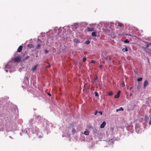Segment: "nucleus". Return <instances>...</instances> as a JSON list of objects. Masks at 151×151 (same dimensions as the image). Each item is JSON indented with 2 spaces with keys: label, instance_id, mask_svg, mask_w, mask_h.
Returning <instances> with one entry per match:
<instances>
[{
  "label": "nucleus",
  "instance_id": "nucleus-1",
  "mask_svg": "<svg viewBox=\"0 0 151 151\" xmlns=\"http://www.w3.org/2000/svg\"><path fill=\"white\" fill-rule=\"evenodd\" d=\"M21 56L19 55L17 57L14 58L13 59V60L15 62H19L21 60Z\"/></svg>",
  "mask_w": 151,
  "mask_h": 151
},
{
  "label": "nucleus",
  "instance_id": "nucleus-2",
  "mask_svg": "<svg viewBox=\"0 0 151 151\" xmlns=\"http://www.w3.org/2000/svg\"><path fill=\"white\" fill-rule=\"evenodd\" d=\"M148 81L147 80H145L144 83H143V87L144 89H145L147 86V85L148 84Z\"/></svg>",
  "mask_w": 151,
  "mask_h": 151
},
{
  "label": "nucleus",
  "instance_id": "nucleus-3",
  "mask_svg": "<svg viewBox=\"0 0 151 151\" xmlns=\"http://www.w3.org/2000/svg\"><path fill=\"white\" fill-rule=\"evenodd\" d=\"M106 125V122H105L104 121L103 123L100 125V127L101 128H103Z\"/></svg>",
  "mask_w": 151,
  "mask_h": 151
},
{
  "label": "nucleus",
  "instance_id": "nucleus-4",
  "mask_svg": "<svg viewBox=\"0 0 151 151\" xmlns=\"http://www.w3.org/2000/svg\"><path fill=\"white\" fill-rule=\"evenodd\" d=\"M23 47V46L21 45L19 46L17 50V52H21L22 50Z\"/></svg>",
  "mask_w": 151,
  "mask_h": 151
},
{
  "label": "nucleus",
  "instance_id": "nucleus-5",
  "mask_svg": "<svg viewBox=\"0 0 151 151\" xmlns=\"http://www.w3.org/2000/svg\"><path fill=\"white\" fill-rule=\"evenodd\" d=\"M120 93V91H119L117 92V94L115 95L114 96V98H118L119 97Z\"/></svg>",
  "mask_w": 151,
  "mask_h": 151
},
{
  "label": "nucleus",
  "instance_id": "nucleus-6",
  "mask_svg": "<svg viewBox=\"0 0 151 151\" xmlns=\"http://www.w3.org/2000/svg\"><path fill=\"white\" fill-rule=\"evenodd\" d=\"M87 30L88 32H92L93 31V27L90 28L88 27L87 28Z\"/></svg>",
  "mask_w": 151,
  "mask_h": 151
},
{
  "label": "nucleus",
  "instance_id": "nucleus-7",
  "mask_svg": "<svg viewBox=\"0 0 151 151\" xmlns=\"http://www.w3.org/2000/svg\"><path fill=\"white\" fill-rule=\"evenodd\" d=\"M96 31L95 30L94 32H93L92 33L91 35L93 37H96Z\"/></svg>",
  "mask_w": 151,
  "mask_h": 151
},
{
  "label": "nucleus",
  "instance_id": "nucleus-8",
  "mask_svg": "<svg viewBox=\"0 0 151 151\" xmlns=\"http://www.w3.org/2000/svg\"><path fill=\"white\" fill-rule=\"evenodd\" d=\"M73 42L75 43H80V42L79 41L78 39H75L73 40Z\"/></svg>",
  "mask_w": 151,
  "mask_h": 151
},
{
  "label": "nucleus",
  "instance_id": "nucleus-9",
  "mask_svg": "<svg viewBox=\"0 0 151 151\" xmlns=\"http://www.w3.org/2000/svg\"><path fill=\"white\" fill-rule=\"evenodd\" d=\"M37 65H35L34 67H33L32 68V70L33 71L35 70L37 68Z\"/></svg>",
  "mask_w": 151,
  "mask_h": 151
},
{
  "label": "nucleus",
  "instance_id": "nucleus-10",
  "mask_svg": "<svg viewBox=\"0 0 151 151\" xmlns=\"http://www.w3.org/2000/svg\"><path fill=\"white\" fill-rule=\"evenodd\" d=\"M122 51L124 52H127L128 51L127 48V47H125L124 48H123L122 49Z\"/></svg>",
  "mask_w": 151,
  "mask_h": 151
},
{
  "label": "nucleus",
  "instance_id": "nucleus-11",
  "mask_svg": "<svg viewBox=\"0 0 151 151\" xmlns=\"http://www.w3.org/2000/svg\"><path fill=\"white\" fill-rule=\"evenodd\" d=\"M27 46H28V47L30 48H33L34 47L33 45L30 44H28L27 45Z\"/></svg>",
  "mask_w": 151,
  "mask_h": 151
},
{
  "label": "nucleus",
  "instance_id": "nucleus-12",
  "mask_svg": "<svg viewBox=\"0 0 151 151\" xmlns=\"http://www.w3.org/2000/svg\"><path fill=\"white\" fill-rule=\"evenodd\" d=\"M146 52L148 53V54L151 56V50H147Z\"/></svg>",
  "mask_w": 151,
  "mask_h": 151
},
{
  "label": "nucleus",
  "instance_id": "nucleus-13",
  "mask_svg": "<svg viewBox=\"0 0 151 151\" xmlns=\"http://www.w3.org/2000/svg\"><path fill=\"white\" fill-rule=\"evenodd\" d=\"M40 45L39 44H38L37 45L36 47V48L39 49L40 47Z\"/></svg>",
  "mask_w": 151,
  "mask_h": 151
},
{
  "label": "nucleus",
  "instance_id": "nucleus-14",
  "mask_svg": "<svg viewBox=\"0 0 151 151\" xmlns=\"http://www.w3.org/2000/svg\"><path fill=\"white\" fill-rule=\"evenodd\" d=\"M142 78H138L137 79V81L138 82H139L142 81Z\"/></svg>",
  "mask_w": 151,
  "mask_h": 151
},
{
  "label": "nucleus",
  "instance_id": "nucleus-15",
  "mask_svg": "<svg viewBox=\"0 0 151 151\" xmlns=\"http://www.w3.org/2000/svg\"><path fill=\"white\" fill-rule=\"evenodd\" d=\"M84 133L85 135H88L89 134V132L87 131H85Z\"/></svg>",
  "mask_w": 151,
  "mask_h": 151
},
{
  "label": "nucleus",
  "instance_id": "nucleus-16",
  "mask_svg": "<svg viewBox=\"0 0 151 151\" xmlns=\"http://www.w3.org/2000/svg\"><path fill=\"white\" fill-rule=\"evenodd\" d=\"M94 93H95V96H96L97 97V96H99V94H98V93L97 92L95 91Z\"/></svg>",
  "mask_w": 151,
  "mask_h": 151
},
{
  "label": "nucleus",
  "instance_id": "nucleus-17",
  "mask_svg": "<svg viewBox=\"0 0 151 151\" xmlns=\"http://www.w3.org/2000/svg\"><path fill=\"white\" fill-rule=\"evenodd\" d=\"M29 58V56H27L24 58L25 60H27Z\"/></svg>",
  "mask_w": 151,
  "mask_h": 151
},
{
  "label": "nucleus",
  "instance_id": "nucleus-18",
  "mask_svg": "<svg viewBox=\"0 0 151 151\" xmlns=\"http://www.w3.org/2000/svg\"><path fill=\"white\" fill-rule=\"evenodd\" d=\"M118 26L120 27H122V23H118Z\"/></svg>",
  "mask_w": 151,
  "mask_h": 151
},
{
  "label": "nucleus",
  "instance_id": "nucleus-19",
  "mask_svg": "<svg viewBox=\"0 0 151 151\" xmlns=\"http://www.w3.org/2000/svg\"><path fill=\"white\" fill-rule=\"evenodd\" d=\"M113 94V93L112 92H110L109 93H108V95L110 96H111V95H112Z\"/></svg>",
  "mask_w": 151,
  "mask_h": 151
},
{
  "label": "nucleus",
  "instance_id": "nucleus-20",
  "mask_svg": "<svg viewBox=\"0 0 151 151\" xmlns=\"http://www.w3.org/2000/svg\"><path fill=\"white\" fill-rule=\"evenodd\" d=\"M124 42L125 43H129V41L127 39H126L124 41Z\"/></svg>",
  "mask_w": 151,
  "mask_h": 151
},
{
  "label": "nucleus",
  "instance_id": "nucleus-21",
  "mask_svg": "<svg viewBox=\"0 0 151 151\" xmlns=\"http://www.w3.org/2000/svg\"><path fill=\"white\" fill-rule=\"evenodd\" d=\"M125 86V84L124 82L123 81H122V87H124Z\"/></svg>",
  "mask_w": 151,
  "mask_h": 151
},
{
  "label": "nucleus",
  "instance_id": "nucleus-22",
  "mask_svg": "<svg viewBox=\"0 0 151 151\" xmlns=\"http://www.w3.org/2000/svg\"><path fill=\"white\" fill-rule=\"evenodd\" d=\"M119 110L120 111H123L124 110V109L123 108H122V107H120L119 109Z\"/></svg>",
  "mask_w": 151,
  "mask_h": 151
},
{
  "label": "nucleus",
  "instance_id": "nucleus-23",
  "mask_svg": "<svg viewBox=\"0 0 151 151\" xmlns=\"http://www.w3.org/2000/svg\"><path fill=\"white\" fill-rule=\"evenodd\" d=\"M90 43V42L88 40L86 41V43L87 44H88Z\"/></svg>",
  "mask_w": 151,
  "mask_h": 151
},
{
  "label": "nucleus",
  "instance_id": "nucleus-24",
  "mask_svg": "<svg viewBox=\"0 0 151 151\" xmlns=\"http://www.w3.org/2000/svg\"><path fill=\"white\" fill-rule=\"evenodd\" d=\"M86 58H84L83 59V62H85L86 60Z\"/></svg>",
  "mask_w": 151,
  "mask_h": 151
},
{
  "label": "nucleus",
  "instance_id": "nucleus-25",
  "mask_svg": "<svg viewBox=\"0 0 151 151\" xmlns=\"http://www.w3.org/2000/svg\"><path fill=\"white\" fill-rule=\"evenodd\" d=\"M91 62L93 63H95L96 62V61L94 60H92L91 61Z\"/></svg>",
  "mask_w": 151,
  "mask_h": 151
},
{
  "label": "nucleus",
  "instance_id": "nucleus-26",
  "mask_svg": "<svg viewBox=\"0 0 151 151\" xmlns=\"http://www.w3.org/2000/svg\"><path fill=\"white\" fill-rule=\"evenodd\" d=\"M45 52L46 53H47L48 52V51L47 50H45Z\"/></svg>",
  "mask_w": 151,
  "mask_h": 151
},
{
  "label": "nucleus",
  "instance_id": "nucleus-27",
  "mask_svg": "<svg viewBox=\"0 0 151 151\" xmlns=\"http://www.w3.org/2000/svg\"><path fill=\"white\" fill-rule=\"evenodd\" d=\"M99 113H100L101 115H102V112L101 111L98 112Z\"/></svg>",
  "mask_w": 151,
  "mask_h": 151
},
{
  "label": "nucleus",
  "instance_id": "nucleus-28",
  "mask_svg": "<svg viewBox=\"0 0 151 151\" xmlns=\"http://www.w3.org/2000/svg\"><path fill=\"white\" fill-rule=\"evenodd\" d=\"M76 131V130L74 129L73 128L72 129V132L73 133H74Z\"/></svg>",
  "mask_w": 151,
  "mask_h": 151
},
{
  "label": "nucleus",
  "instance_id": "nucleus-29",
  "mask_svg": "<svg viewBox=\"0 0 151 151\" xmlns=\"http://www.w3.org/2000/svg\"><path fill=\"white\" fill-rule=\"evenodd\" d=\"M133 88V86H131V87H130V88H129V90H131V89Z\"/></svg>",
  "mask_w": 151,
  "mask_h": 151
},
{
  "label": "nucleus",
  "instance_id": "nucleus-30",
  "mask_svg": "<svg viewBox=\"0 0 151 151\" xmlns=\"http://www.w3.org/2000/svg\"><path fill=\"white\" fill-rule=\"evenodd\" d=\"M149 124L150 125L151 124V119H150V121L149 122Z\"/></svg>",
  "mask_w": 151,
  "mask_h": 151
},
{
  "label": "nucleus",
  "instance_id": "nucleus-31",
  "mask_svg": "<svg viewBox=\"0 0 151 151\" xmlns=\"http://www.w3.org/2000/svg\"><path fill=\"white\" fill-rule=\"evenodd\" d=\"M97 112H98V111H96L95 112V115H96V114H97Z\"/></svg>",
  "mask_w": 151,
  "mask_h": 151
},
{
  "label": "nucleus",
  "instance_id": "nucleus-32",
  "mask_svg": "<svg viewBox=\"0 0 151 151\" xmlns=\"http://www.w3.org/2000/svg\"><path fill=\"white\" fill-rule=\"evenodd\" d=\"M25 79L27 80L28 79V77H25Z\"/></svg>",
  "mask_w": 151,
  "mask_h": 151
},
{
  "label": "nucleus",
  "instance_id": "nucleus-33",
  "mask_svg": "<svg viewBox=\"0 0 151 151\" xmlns=\"http://www.w3.org/2000/svg\"><path fill=\"white\" fill-rule=\"evenodd\" d=\"M127 35H128L129 36H132V35L131 34H127Z\"/></svg>",
  "mask_w": 151,
  "mask_h": 151
},
{
  "label": "nucleus",
  "instance_id": "nucleus-34",
  "mask_svg": "<svg viewBox=\"0 0 151 151\" xmlns=\"http://www.w3.org/2000/svg\"><path fill=\"white\" fill-rule=\"evenodd\" d=\"M48 95L50 96H51V94L50 93H48Z\"/></svg>",
  "mask_w": 151,
  "mask_h": 151
},
{
  "label": "nucleus",
  "instance_id": "nucleus-35",
  "mask_svg": "<svg viewBox=\"0 0 151 151\" xmlns=\"http://www.w3.org/2000/svg\"><path fill=\"white\" fill-rule=\"evenodd\" d=\"M102 65H100L99 66V68H101L102 67Z\"/></svg>",
  "mask_w": 151,
  "mask_h": 151
},
{
  "label": "nucleus",
  "instance_id": "nucleus-36",
  "mask_svg": "<svg viewBox=\"0 0 151 151\" xmlns=\"http://www.w3.org/2000/svg\"><path fill=\"white\" fill-rule=\"evenodd\" d=\"M50 67V65H49L47 66V68H49Z\"/></svg>",
  "mask_w": 151,
  "mask_h": 151
},
{
  "label": "nucleus",
  "instance_id": "nucleus-37",
  "mask_svg": "<svg viewBox=\"0 0 151 151\" xmlns=\"http://www.w3.org/2000/svg\"><path fill=\"white\" fill-rule=\"evenodd\" d=\"M111 129L112 130V131H113L114 130V128H111Z\"/></svg>",
  "mask_w": 151,
  "mask_h": 151
},
{
  "label": "nucleus",
  "instance_id": "nucleus-38",
  "mask_svg": "<svg viewBox=\"0 0 151 151\" xmlns=\"http://www.w3.org/2000/svg\"><path fill=\"white\" fill-rule=\"evenodd\" d=\"M119 111V109H116V111Z\"/></svg>",
  "mask_w": 151,
  "mask_h": 151
},
{
  "label": "nucleus",
  "instance_id": "nucleus-39",
  "mask_svg": "<svg viewBox=\"0 0 151 151\" xmlns=\"http://www.w3.org/2000/svg\"><path fill=\"white\" fill-rule=\"evenodd\" d=\"M132 95V94L131 93H130V96H131Z\"/></svg>",
  "mask_w": 151,
  "mask_h": 151
},
{
  "label": "nucleus",
  "instance_id": "nucleus-40",
  "mask_svg": "<svg viewBox=\"0 0 151 151\" xmlns=\"http://www.w3.org/2000/svg\"><path fill=\"white\" fill-rule=\"evenodd\" d=\"M6 71L7 72H8V70H6Z\"/></svg>",
  "mask_w": 151,
  "mask_h": 151
}]
</instances>
